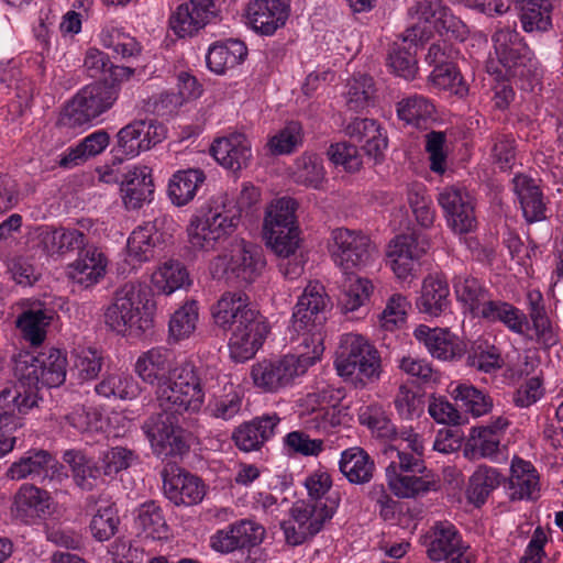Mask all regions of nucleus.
<instances>
[{
  "label": "nucleus",
  "instance_id": "c03bdc74",
  "mask_svg": "<svg viewBox=\"0 0 563 563\" xmlns=\"http://www.w3.org/2000/svg\"><path fill=\"white\" fill-rule=\"evenodd\" d=\"M500 472L488 465H479L472 474L466 489V496L471 504L482 506L501 483Z\"/></svg>",
  "mask_w": 563,
  "mask_h": 563
},
{
  "label": "nucleus",
  "instance_id": "9d476101",
  "mask_svg": "<svg viewBox=\"0 0 563 563\" xmlns=\"http://www.w3.org/2000/svg\"><path fill=\"white\" fill-rule=\"evenodd\" d=\"M334 366L341 377L357 375L361 380H377L382 373L378 351L366 338L356 333L341 336Z\"/></svg>",
  "mask_w": 563,
  "mask_h": 563
},
{
  "label": "nucleus",
  "instance_id": "9b49d317",
  "mask_svg": "<svg viewBox=\"0 0 563 563\" xmlns=\"http://www.w3.org/2000/svg\"><path fill=\"white\" fill-rule=\"evenodd\" d=\"M386 479L399 498H415L440 487L439 476L427 470L423 459L405 454L399 456V461H390L386 467Z\"/></svg>",
  "mask_w": 563,
  "mask_h": 563
},
{
  "label": "nucleus",
  "instance_id": "4468645a",
  "mask_svg": "<svg viewBox=\"0 0 563 563\" xmlns=\"http://www.w3.org/2000/svg\"><path fill=\"white\" fill-rule=\"evenodd\" d=\"M493 43L495 54L504 70L488 65L489 73L496 74L498 77L522 78L537 69L532 52L516 30L510 27L497 30L493 35Z\"/></svg>",
  "mask_w": 563,
  "mask_h": 563
},
{
  "label": "nucleus",
  "instance_id": "f3484780",
  "mask_svg": "<svg viewBox=\"0 0 563 563\" xmlns=\"http://www.w3.org/2000/svg\"><path fill=\"white\" fill-rule=\"evenodd\" d=\"M449 224L460 233H468L476 227L474 198L465 188L451 186L444 188L438 197Z\"/></svg>",
  "mask_w": 563,
  "mask_h": 563
},
{
  "label": "nucleus",
  "instance_id": "0eeeda50",
  "mask_svg": "<svg viewBox=\"0 0 563 563\" xmlns=\"http://www.w3.org/2000/svg\"><path fill=\"white\" fill-rule=\"evenodd\" d=\"M309 351L300 344L296 353L286 354L275 360H262L253 364L251 377L254 385L265 393H276L290 385L295 378L303 375L310 366L320 361V347Z\"/></svg>",
  "mask_w": 563,
  "mask_h": 563
},
{
  "label": "nucleus",
  "instance_id": "473e14b6",
  "mask_svg": "<svg viewBox=\"0 0 563 563\" xmlns=\"http://www.w3.org/2000/svg\"><path fill=\"white\" fill-rule=\"evenodd\" d=\"M212 391L208 405L210 415L214 418L230 420L235 417L242 406V398L234 385L228 382L225 375L220 373L219 380H213V387L206 390Z\"/></svg>",
  "mask_w": 563,
  "mask_h": 563
},
{
  "label": "nucleus",
  "instance_id": "7c9ffc66",
  "mask_svg": "<svg viewBox=\"0 0 563 563\" xmlns=\"http://www.w3.org/2000/svg\"><path fill=\"white\" fill-rule=\"evenodd\" d=\"M339 505V495L331 494L324 501H318L314 505H309L305 501H296L291 506L289 514L294 521L300 527L322 528L333 518Z\"/></svg>",
  "mask_w": 563,
  "mask_h": 563
},
{
  "label": "nucleus",
  "instance_id": "ea45409f",
  "mask_svg": "<svg viewBox=\"0 0 563 563\" xmlns=\"http://www.w3.org/2000/svg\"><path fill=\"white\" fill-rule=\"evenodd\" d=\"M339 468L350 483L365 484L372 479L375 464L363 449L354 446L341 453Z\"/></svg>",
  "mask_w": 563,
  "mask_h": 563
},
{
  "label": "nucleus",
  "instance_id": "6e6d98bb",
  "mask_svg": "<svg viewBox=\"0 0 563 563\" xmlns=\"http://www.w3.org/2000/svg\"><path fill=\"white\" fill-rule=\"evenodd\" d=\"M294 179L297 184L319 189L324 180V168L316 155H301L295 165Z\"/></svg>",
  "mask_w": 563,
  "mask_h": 563
},
{
  "label": "nucleus",
  "instance_id": "bb28decb",
  "mask_svg": "<svg viewBox=\"0 0 563 563\" xmlns=\"http://www.w3.org/2000/svg\"><path fill=\"white\" fill-rule=\"evenodd\" d=\"M121 194L128 209H140L153 199L152 169L145 165H133L123 174Z\"/></svg>",
  "mask_w": 563,
  "mask_h": 563
},
{
  "label": "nucleus",
  "instance_id": "a878e982",
  "mask_svg": "<svg viewBox=\"0 0 563 563\" xmlns=\"http://www.w3.org/2000/svg\"><path fill=\"white\" fill-rule=\"evenodd\" d=\"M420 542L426 548L427 556L433 562H448L468 554V545L457 530H427Z\"/></svg>",
  "mask_w": 563,
  "mask_h": 563
},
{
  "label": "nucleus",
  "instance_id": "1a4fd4ad",
  "mask_svg": "<svg viewBox=\"0 0 563 563\" xmlns=\"http://www.w3.org/2000/svg\"><path fill=\"white\" fill-rule=\"evenodd\" d=\"M265 260L261 249L243 239L234 240L230 249L216 256L209 264L213 279L234 284H252L262 274Z\"/></svg>",
  "mask_w": 563,
  "mask_h": 563
},
{
  "label": "nucleus",
  "instance_id": "13d9d810",
  "mask_svg": "<svg viewBox=\"0 0 563 563\" xmlns=\"http://www.w3.org/2000/svg\"><path fill=\"white\" fill-rule=\"evenodd\" d=\"M358 421L377 437L389 438L395 433L394 424L379 405L362 406L358 410Z\"/></svg>",
  "mask_w": 563,
  "mask_h": 563
},
{
  "label": "nucleus",
  "instance_id": "4d7b16f0",
  "mask_svg": "<svg viewBox=\"0 0 563 563\" xmlns=\"http://www.w3.org/2000/svg\"><path fill=\"white\" fill-rule=\"evenodd\" d=\"M410 306V301L404 295H391L379 316L380 328L390 332L401 328L406 323Z\"/></svg>",
  "mask_w": 563,
  "mask_h": 563
},
{
  "label": "nucleus",
  "instance_id": "6ab92c4d",
  "mask_svg": "<svg viewBox=\"0 0 563 563\" xmlns=\"http://www.w3.org/2000/svg\"><path fill=\"white\" fill-rule=\"evenodd\" d=\"M162 475L164 494L176 506H192L203 499L206 485L198 476L177 466L165 468Z\"/></svg>",
  "mask_w": 563,
  "mask_h": 563
},
{
  "label": "nucleus",
  "instance_id": "ddd939ff",
  "mask_svg": "<svg viewBox=\"0 0 563 563\" xmlns=\"http://www.w3.org/2000/svg\"><path fill=\"white\" fill-rule=\"evenodd\" d=\"M330 256L343 273L349 274L372 265L378 251L371 238L357 230L336 228L329 241Z\"/></svg>",
  "mask_w": 563,
  "mask_h": 563
},
{
  "label": "nucleus",
  "instance_id": "bf43d9fd",
  "mask_svg": "<svg viewBox=\"0 0 563 563\" xmlns=\"http://www.w3.org/2000/svg\"><path fill=\"white\" fill-rule=\"evenodd\" d=\"M374 91L372 77L366 75L353 77L347 84L346 106L353 111L365 109L369 106Z\"/></svg>",
  "mask_w": 563,
  "mask_h": 563
},
{
  "label": "nucleus",
  "instance_id": "b1692460",
  "mask_svg": "<svg viewBox=\"0 0 563 563\" xmlns=\"http://www.w3.org/2000/svg\"><path fill=\"white\" fill-rule=\"evenodd\" d=\"M280 418L276 415H264L243 422L232 433L236 448L243 452L258 451L276 432Z\"/></svg>",
  "mask_w": 563,
  "mask_h": 563
},
{
  "label": "nucleus",
  "instance_id": "f03ea898",
  "mask_svg": "<svg viewBox=\"0 0 563 563\" xmlns=\"http://www.w3.org/2000/svg\"><path fill=\"white\" fill-rule=\"evenodd\" d=\"M13 362L18 384L0 391V408L4 409L5 413H27L38 404L41 386L58 387L66 379L67 357L58 349L52 347L38 355L22 351Z\"/></svg>",
  "mask_w": 563,
  "mask_h": 563
},
{
  "label": "nucleus",
  "instance_id": "39448f33",
  "mask_svg": "<svg viewBox=\"0 0 563 563\" xmlns=\"http://www.w3.org/2000/svg\"><path fill=\"white\" fill-rule=\"evenodd\" d=\"M119 92L120 89L114 84L95 82L85 86L65 107L58 124L74 134L82 133L113 107Z\"/></svg>",
  "mask_w": 563,
  "mask_h": 563
},
{
  "label": "nucleus",
  "instance_id": "de8ad7c7",
  "mask_svg": "<svg viewBox=\"0 0 563 563\" xmlns=\"http://www.w3.org/2000/svg\"><path fill=\"white\" fill-rule=\"evenodd\" d=\"M52 461V455L45 450L29 451L10 465L7 477L12 481H21L41 476L46 473Z\"/></svg>",
  "mask_w": 563,
  "mask_h": 563
},
{
  "label": "nucleus",
  "instance_id": "49530a36",
  "mask_svg": "<svg viewBox=\"0 0 563 563\" xmlns=\"http://www.w3.org/2000/svg\"><path fill=\"white\" fill-rule=\"evenodd\" d=\"M152 283L158 292L170 295L189 285L190 278L186 267L180 262L167 261L152 274Z\"/></svg>",
  "mask_w": 563,
  "mask_h": 563
},
{
  "label": "nucleus",
  "instance_id": "37998d69",
  "mask_svg": "<svg viewBox=\"0 0 563 563\" xmlns=\"http://www.w3.org/2000/svg\"><path fill=\"white\" fill-rule=\"evenodd\" d=\"M161 234L156 224L144 223L135 228L128 239V254L139 263H144L154 257L155 247L159 244Z\"/></svg>",
  "mask_w": 563,
  "mask_h": 563
},
{
  "label": "nucleus",
  "instance_id": "3c124183",
  "mask_svg": "<svg viewBox=\"0 0 563 563\" xmlns=\"http://www.w3.org/2000/svg\"><path fill=\"white\" fill-rule=\"evenodd\" d=\"M209 20V16L189 1L180 4L172 15L170 27L179 37H186L197 33Z\"/></svg>",
  "mask_w": 563,
  "mask_h": 563
},
{
  "label": "nucleus",
  "instance_id": "5fc2aeb1",
  "mask_svg": "<svg viewBox=\"0 0 563 563\" xmlns=\"http://www.w3.org/2000/svg\"><path fill=\"white\" fill-rule=\"evenodd\" d=\"M51 320L52 317L45 310H27L19 316L16 327L26 341L37 346L44 342Z\"/></svg>",
  "mask_w": 563,
  "mask_h": 563
},
{
  "label": "nucleus",
  "instance_id": "c756f323",
  "mask_svg": "<svg viewBox=\"0 0 563 563\" xmlns=\"http://www.w3.org/2000/svg\"><path fill=\"white\" fill-rule=\"evenodd\" d=\"M456 301L463 313L478 318L490 298L489 290L477 278L470 275L456 276L453 280Z\"/></svg>",
  "mask_w": 563,
  "mask_h": 563
},
{
  "label": "nucleus",
  "instance_id": "f8f14e48",
  "mask_svg": "<svg viewBox=\"0 0 563 563\" xmlns=\"http://www.w3.org/2000/svg\"><path fill=\"white\" fill-rule=\"evenodd\" d=\"M342 397V391L331 386H322L307 394L302 399L307 412L306 427L329 434L342 426H347L352 417L347 407L339 406Z\"/></svg>",
  "mask_w": 563,
  "mask_h": 563
},
{
  "label": "nucleus",
  "instance_id": "8fccbe9b",
  "mask_svg": "<svg viewBox=\"0 0 563 563\" xmlns=\"http://www.w3.org/2000/svg\"><path fill=\"white\" fill-rule=\"evenodd\" d=\"M396 110L401 121L418 126L432 118L435 107L427 97L412 95L398 101Z\"/></svg>",
  "mask_w": 563,
  "mask_h": 563
},
{
  "label": "nucleus",
  "instance_id": "cd10ccee",
  "mask_svg": "<svg viewBox=\"0 0 563 563\" xmlns=\"http://www.w3.org/2000/svg\"><path fill=\"white\" fill-rule=\"evenodd\" d=\"M413 336L438 360L452 361L463 354L462 342L446 329L420 324L415 329Z\"/></svg>",
  "mask_w": 563,
  "mask_h": 563
},
{
  "label": "nucleus",
  "instance_id": "603ef678",
  "mask_svg": "<svg viewBox=\"0 0 563 563\" xmlns=\"http://www.w3.org/2000/svg\"><path fill=\"white\" fill-rule=\"evenodd\" d=\"M451 396L460 406L475 417H481L493 407V400L489 396L477 389L473 385L459 383L451 389Z\"/></svg>",
  "mask_w": 563,
  "mask_h": 563
},
{
  "label": "nucleus",
  "instance_id": "20e7f679",
  "mask_svg": "<svg viewBox=\"0 0 563 563\" xmlns=\"http://www.w3.org/2000/svg\"><path fill=\"white\" fill-rule=\"evenodd\" d=\"M154 309L150 288L145 284L131 282L118 290L104 319L117 333L139 336L153 327Z\"/></svg>",
  "mask_w": 563,
  "mask_h": 563
},
{
  "label": "nucleus",
  "instance_id": "2eb2a0df",
  "mask_svg": "<svg viewBox=\"0 0 563 563\" xmlns=\"http://www.w3.org/2000/svg\"><path fill=\"white\" fill-rule=\"evenodd\" d=\"M429 247V239L421 233L396 235L387 245L386 265L397 280L410 284L417 278L420 261Z\"/></svg>",
  "mask_w": 563,
  "mask_h": 563
},
{
  "label": "nucleus",
  "instance_id": "aec40b11",
  "mask_svg": "<svg viewBox=\"0 0 563 563\" xmlns=\"http://www.w3.org/2000/svg\"><path fill=\"white\" fill-rule=\"evenodd\" d=\"M258 313L260 311L251 306L247 295L241 291L223 292L211 307L212 320L223 331H230Z\"/></svg>",
  "mask_w": 563,
  "mask_h": 563
},
{
  "label": "nucleus",
  "instance_id": "79ce46f5",
  "mask_svg": "<svg viewBox=\"0 0 563 563\" xmlns=\"http://www.w3.org/2000/svg\"><path fill=\"white\" fill-rule=\"evenodd\" d=\"M95 391L104 398L132 400L141 394V386L130 374L113 372L103 375L96 384Z\"/></svg>",
  "mask_w": 563,
  "mask_h": 563
},
{
  "label": "nucleus",
  "instance_id": "0e129e2a",
  "mask_svg": "<svg viewBox=\"0 0 563 563\" xmlns=\"http://www.w3.org/2000/svg\"><path fill=\"white\" fill-rule=\"evenodd\" d=\"M374 291V285L368 278L357 277L350 283L341 305L345 312H353L364 306Z\"/></svg>",
  "mask_w": 563,
  "mask_h": 563
},
{
  "label": "nucleus",
  "instance_id": "052dcab7",
  "mask_svg": "<svg viewBox=\"0 0 563 563\" xmlns=\"http://www.w3.org/2000/svg\"><path fill=\"white\" fill-rule=\"evenodd\" d=\"M501 438L489 428L476 427L471 431L468 446L474 456L494 459L499 452Z\"/></svg>",
  "mask_w": 563,
  "mask_h": 563
},
{
  "label": "nucleus",
  "instance_id": "338daca9",
  "mask_svg": "<svg viewBox=\"0 0 563 563\" xmlns=\"http://www.w3.org/2000/svg\"><path fill=\"white\" fill-rule=\"evenodd\" d=\"M255 538H252L245 530H218L211 537V547L221 553L233 552L255 544Z\"/></svg>",
  "mask_w": 563,
  "mask_h": 563
},
{
  "label": "nucleus",
  "instance_id": "6e6552de",
  "mask_svg": "<svg viewBox=\"0 0 563 563\" xmlns=\"http://www.w3.org/2000/svg\"><path fill=\"white\" fill-rule=\"evenodd\" d=\"M297 209L298 202L291 197L276 198L265 209L263 234L277 256L292 255L300 246Z\"/></svg>",
  "mask_w": 563,
  "mask_h": 563
},
{
  "label": "nucleus",
  "instance_id": "a19ab883",
  "mask_svg": "<svg viewBox=\"0 0 563 563\" xmlns=\"http://www.w3.org/2000/svg\"><path fill=\"white\" fill-rule=\"evenodd\" d=\"M206 175L199 168L177 170L168 183V196L176 206H185L190 202L199 187L205 183Z\"/></svg>",
  "mask_w": 563,
  "mask_h": 563
},
{
  "label": "nucleus",
  "instance_id": "c85d7f7f",
  "mask_svg": "<svg viewBox=\"0 0 563 563\" xmlns=\"http://www.w3.org/2000/svg\"><path fill=\"white\" fill-rule=\"evenodd\" d=\"M211 153L221 166L234 172L245 167L252 157L251 143L241 133L217 139Z\"/></svg>",
  "mask_w": 563,
  "mask_h": 563
},
{
  "label": "nucleus",
  "instance_id": "4c0bfd02",
  "mask_svg": "<svg viewBox=\"0 0 563 563\" xmlns=\"http://www.w3.org/2000/svg\"><path fill=\"white\" fill-rule=\"evenodd\" d=\"M478 318L488 322H499L510 332L519 335H525L526 329L528 328V318L526 313L516 306L504 300H493L489 298Z\"/></svg>",
  "mask_w": 563,
  "mask_h": 563
},
{
  "label": "nucleus",
  "instance_id": "e433bc0d",
  "mask_svg": "<svg viewBox=\"0 0 563 563\" xmlns=\"http://www.w3.org/2000/svg\"><path fill=\"white\" fill-rule=\"evenodd\" d=\"M247 55V48L242 41L227 40L217 42L209 47L206 56L208 68L214 74L222 75L241 64Z\"/></svg>",
  "mask_w": 563,
  "mask_h": 563
},
{
  "label": "nucleus",
  "instance_id": "4be33fe9",
  "mask_svg": "<svg viewBox=\"0 0 563 563\" xmlns=\"http://www.w3.org/2000/svg\"><path fill=\"white\" fill-rule=\"evenodd\" d=\"M289 16L286 0H254L246 10L247 23L256 33L273 35Z\"/></svg>",
  "mask_w": 563,
  "mask_h": 563
},
{
  "label": "nucleus",
  "instance_id": "69168bd1",
  "mask_svg": "<svg viewBox=\"0 0 563 563\" xmlns=\"http://www.w3.org/2000/svg\"><path fill=\"white\" fill-rule=\"evenodd\" d=\"M408 202L419 224L429 228L434 220V210L422 185H415L409 189Z\"/></svg>",
  "mask_w": 563,
  "mask_h": 563
},
{
  "label": "nucleus",
  "instance_id": "a211bd4d",
  "mask_svg": "<svg viewBox=\"0 0 563 563\" xmlns=\"http://www.w3.org/2000/svg\"><path fill=\"white\" fill-rule=\"evenodd\" d=\"M230 332L228 342L230 356L235 362L242 363L254 357L262 347L269 332V327L263 316L258 313L249 321L240 323Z\"/></svg>",
  "mask_w": 563,
  "mask_h": 563
},
{
  "label": "nucleus",
  "instance_id": "c9c22d12",
  "mask_svg": "<svg viewBox=\"0 0 563 563\" xmlns=\"http://www.w3.org/2000/svg\"><path fill=\"white\" fill-rule=\"evenodd\" d=\"M51 497L43 490L31 484H23L14 497V514L24 523H31L47 512Z\"/></svg>",
  "mask_w": 563,
  "mask_h": 563
},
{
  "label": "nucleus",
  "instance_id": "412c9836",
  "mask_svg": "<svg viewBox=\"0 0 563 563\" xmlns=\"http://www.w3.org/2000/svg\"><path fill=\"white\" fill-rule=\"evenodd\" d=\"M109 258L96 245H86L78 251L77 257L67 266L70 280L85 288L97 285L107 274Z\"/></svg>",
  "mask_w": 563,
  "mask_h": 563
},
{
  "label": "nucleus",
  "instance_id": "680f3d73",
  "mask_svg": "<svg viewBox=\"0 0 563 563\" xmlns=\"http://www.w3.org/2000/svg\"><path fill=\"white\" fill-rule=\"evenodd\" d=\"M137 459V455L123 446H114L100 455L102 473L106 476L117 475L119 472L129 468Z\"/></svg>",
  "mask_w": 563,
  "mask_h": 563
},
{
  "label": "nucleus",
  "instance_id": "58836bf2",
  "mask_svg": "<svg viewBox=\"0 0 563 563\" xmlns=\"http://www.w3.org/2000/svg\"><path fill=\"white\" fill-rule=\"evenodd\" d=\"M448 283L439 276H427L423 279L417 306L423 313L438 317L450 306Z\"/></svg>",
  "mask_w": 563,
  "mask_h": 563
},
{
  "label": "nucleus",
  "instance_id": "7ed1b4c3",
  "mask_svg": "<svg viewBox=\"0 0 563 563\" xmlns=\"http://www.w3.org/2000/svg\"><path fill=\"white\" fill-rule=\"evenodd\" d=\"M240 222V210L233 200L227 195L213 197L206 208L191 217L187 227L188 242L196 250L212 251L238 230Z\"/></svg>",
  "mask_w": 563,
  "mask_h": 563
},
{
  "label": "nucleus",
  "instance_id": "f257e3e1",
  "mask_svg": "<svg viewBox=\"0 0 563 563\" xmlns=\"http://www.w3.org/2000/svg\"><path fill=\"white\" fill-rule=\"evenodd\" d=\"M133 369L145 385L154 388L162 411L151 416L142 427L153 453L158 457L186 453L189 445L177 417L201 411L206 390L213 387V380H219L220 371L191 360L176 362L174 352L164 346L142 352Z\"/></svg>",
  "mask_w": 563,
  "mask_h": 563
},
{
  "label": "nucleus",
  "instance_id": "393cba45",
  "mask_svg": "<svg viewBox=\"0 0 563 563\" xmlns=\"http://www.w3.org/2000/svg\"><path fill=\"white\" fill-rule=\"evenodd\" d=\"M506 488L511 500H537L541 495V483L534 465L515 456Z\"/></svg>",
  "mask_w": 563,
  "mask_h": 563
},
{
  "label": "nucleus",
  "instance_id": "864d4df0",
  "mask_svg": "<svg viewBox=\"0 0 563 563\" xmlns=\"http://www.w3.org/2000/svg\"><path fill=\"white\" fill-rule=\"evenodd\" d=\"M199 309L196 301H187L170 317L168 323L169 339L174 342L188 339L197 328Z\"/></svg>",
  "mask_w": 563,
  "mask_h": 563
},
{
  "label": "nucleus",
  "instance_id": "09e8293b",
  "mask_svg": "<svg viewBox=\"0 0 563 563\" xmlns=\"http://www.w3.org/2000/svg\"><path fill=\"white\" fill-rule=\"evenodd\" d=\"M428 82L433 89L450 96L463 98L468 93V86L454 65L434 67Z\"/></svg>",
  "mask_w": 563,
  "mask_h": 563
},
{
  "label": "nucleus",
  "instance_id": "a18cd8bd",
  "mask_svg": "<svg viewBox=\"0 0 563 563\" xmlns=\"http://www.w3.org/2000/svg\"><path fill=\"white\" fill-rule=\"evenodd\" d=\"M63 461L69 465L76 485L84 490H92L103 475L101 465L98 466L80 451H66Z\"/></svg>",
  "mask_w": 563,
  "mask_h": 563
},
{
  "label": "nucleus",
  "instance_id": "774afa93",
  "mask_svg": "<svg viewBox=\"0 0 563 563\" xmlns=\"http://www.w3.org/2000/svg\"><path fill=\"white\" fill-rule=\"evenodd\" d=\"M388 65L397 76L407 80L413 79L418 70V63L410 47L395 45L389 53Z\"/></svg>",
  "mask_w": 563,
  "mask_h": 563
},
{
  "label": "nucleus",
  "instance_id": "dca6fc26",
  "mask_svg": "<svg viewBox=\"0 0 563 563\" xmlns=\"http://www.w3.org/2000/svg\"><path fill=\"white\" fill-rule=\"evenodd\" d=\"M167 130L155 120H134L117 133V148L125 158H134L166 139Z\"/></svg>",
  "mask_w": 563,
  "mask_h": 563
},
{
  "label": "nucleus",
  "instance_id": "f704fd0d",
  "mask_svg": "<svg viewBox=\"0 0 563 563\" xmlns=\"http://www.w3.org/2000/svg\"><path fill=\"white\" fill-rule=\"evenodd\" d=\"M512 184L525 219L528 222L543 220L545 218V203L536 180L526 175H517Z\"/></svg>",
  "mask_w": 563,
  "mask_h": 563
},
{
  "label": "nucleus",
  "instance_id": "72a5a7b5",
  "mask_svg": "<svg viewBox=\"0 0 563 563\" xmlns=\"http://www.w3.org/2000/svg\"><path fill=\"white\" fill-rule=\"evenodd\" d=\"M109 144V133L106 130H97L84 137L75 146H70L64 151L60 154L58 165L65 169L76 167L101 154Z\"/></svg>",
  "mask_w": 563,
  "mask_h": 563
},
{
  "label": "nucleus",
  "instance_id": "e2e57ef3",
  "mask_svg": "<svg viewBox=\"0 0 563 563\" xmlns=\"http://www.w3.org/2000/svg\"><path fill=\"white\" fill-rule=\"evenodd\" d=\"M301 125L298 122H289L269 139L267 146L274 155L289 154L301 143Z\"/></svg>",
  "mask_w": 563,
  "mask_h": 563
},
{
  "label": "nucleus",
  "instance_id": "423d86ee",
  "mask_svg": "<svg viewBox=\"0 0 563 563\" xmlns=\"http://www.w3.org/2000/svg\"><path fill=\"white\" fill-rule=\"evenodd\" d=\"M329 307L330 299L324 287L318 282H311L298 298L291 317V330L298 334V344L314 351L316 342H319L320 356L324 352L322 328Z\"/></svg>",
  "mask_w": 563,
  "mask_h": 563
},
{
  "label": "nucleus",
  "instance_id": "2f4dec72",
  "mask_svg": "<svg viewBox=\"0 0 563 563\" xmlns=\"http://www.w3.org/2000/svg\"><path fill=\"white\" fill-rule=\"evenodd\" d=\"M346 134L362 144L365 153L377 159L387 148V136L382 126L373 119L352 120L346 125Z\"/></svg>",
  "mask_w": 563,
  "mask_h": 563
},
{
  "label": "nucleus",
  "instance_id": "5701e85b",
  "mask_svg": "<svg viewBox=\"0 0 563 563\" xmlns=\"http://www.w3.org/2000/svg\"><path fill=\"white\" fill-rule=\"evenodd\" d=\"M87 243L86 234L78 229L44 227L36 234V247L51 257H64L79 251Z\"/></svg>",
  "mask_w": 563,
  "mask_h": 563
}]
</instances>
